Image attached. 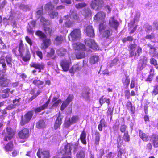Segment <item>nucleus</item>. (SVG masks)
I'll return each instance as SVG.
<instances>
[{
  "mask_svg": "<svg viewBox=\"0 0 158 158\" xmlns=\"http://www.w3.org/2000/svg\"><path fill=\"white\" fill-rule=\"evenodd\" d=\"M106 17V14L103 12L100 11L97 13L94 16V20L95 22H101L99 26V31L101 34L103 33V35L106 38L108 37L110 35V32L109 30L107 29L105 26V23L104 20Z\"/></svg>",
  "mask_w": 158,
  "mask_h": 158,
  "instance_id": "obj_1",
  "label": "nucleus"
},
{
  "mask_svg": "<svg viewBox=\"0 0 158 158\" xmlns=\"http://www.w3.org/2000/svg\"><path fill=\"white\" fill-rule=\"evenodd\" d=\"M78 148V143H73L72 144H67L63 147H62L60 152L63 155L66 156L63 157L62 158H71L70 156L71 155V150L72 148L73 149V151H75ZM53 158H57L55 157Z\"/></svg>",
  "mask_w": 158,
  "mask_h": 158,
  "instance_id": "obj_2",
  "label": "nucleus"
},
{
  "mask_svg": "<svg viewBox=\"0 0 158 158\" xmlns=\"http://www.w3.org/2000/svg\"><path fill=\"white\" fill-rule=\"evenodd\" d=\"M72 45L75 50H79L76 53V58L79 59L84 58L85 56L84 52L85 50V45L79 42L73 43Z\"/></svg>",
  "mask_w": 158,
  "mask_h": 158,
  "instance_id": "obj_3",
  "label": "nucleus"
},
{
  "mask_svg": "<svg viewBox=\"0 0 158 158\" xmlns=\"http://www.w3.org/2000/svg\"><path fill=\"white\" fill-rule=\"evenodd\" d=\"M36 34L40 39L43 40V42L41 44V48L43 49L47 48L51 44L50 39L47 38L45 35L40 31H37Z\"/></svg>",
  "mask_w": 158,
  "mask_h": 158,
  "instance_id": "obj_4",
  "label": "nucleus"
},
{
  "mask_svg": "<svg viewBox=\"0 0 158 158\" xmlns=\"http://www.w3.org/2000/svg\"><path fill=\"white\" fill-rule=\"evenodd\" d=\"M81 31L79 29L73 30L69 35L68 38L69 40L74 41L79 40L81 37Z\"/></svg>",
  "mask_w": 158,
  "mask_h": 158,
  "instance_id": "obj_5",
  "label": "nucleus"
},
{
  "mask_svg": "<svg viewBox=\"0 0 158 158\" xmlns=\"http://www.w3.org/2000/svg\"><path fill=\"white\" fill-rule=\"evenodd\" d=\"M44 8L46 10L50 13V16L51 18H54L58 15V12L55 10H53L54 6L51 2L47 4Z\"/></svg>",
  "mask_w": 158,
  "mask_h": 158,
  "instance_id": "obj_6",
  "label": "nucleus"
},
{
  "mask_svg": "<svg viewBox=\"0 0 158 158\" xmlns=\"http://www.w3.org/2000/svg\"><path fill=\"white\" fill-rule=\"evenodd\" d=\"M33 114V111H29L23 116H22L20 123V125L21 126H23L28 123L31 118Z\"/></svg>",
  "mask_w": 158,
  "mask_h": 158,
  "instance_id": "obj_7",
  "label": "nucleus"
},
{
  "mask_svg": "<svg viewBox=\"0 0 158 158\" xmlns=\"http://www.w3.org/2000/svg\"><path fill=\"white\" fill-rule=\"evenodd\" d=\"M5 135L4 138L5 141L10 140L15 135V132L11 128L7 127L5 131Z\"/></svg>",
  "mask_w": 158,
  "mask_h": 158,
  "instance_id": "obj_8",
  "label": "nucleus"
},
{
  "mask_svg": "<svg viewBox=\"0 0 158 158\" xmlns=\"http://www.w3.org/2000/svg\"><path fill=\"white\" fill-rule=\"evenodd\" d=\"M23 44L20 43L19 45V48H16L12 50V52L16 56H21L24 55L26 51L25 50Z\"/></svg>",
  "mask_w": 158,
  "mask_h": 158,
  "instance_id": "obj_9",
  "label": "nucleus"
},
{
  "mask_svg": "<svg viewBox=\"0 0 158 158\" xmlns=\"http://www.w3.org/2000/svg\"><path fill=\"white\" fill-rule=\"evenodd\" d=\"M41 21L43 23V25L44 26V30L47 34H51V33L52 30L48 27H46V26L50 24V21L46 19L45 18L42 17L41 19Z\"/></svg>",
  "mask_w": 158,
  "mask_h": 158,
  "instance_id": "obj_10",
  "label": "nucleus"
},
{
  "mask_svg": "<svg viewBox=\"0 0 158 158\" xmlns=\"http://www.w3.org/2000/svg\"><path fill=\"white\" fill-rule=\"evenodd\" d=\"M69 57V59L63 60L60 62V65L63 70L65 71H67L69 70V67L71 64L70 56Z\"/></svg>",
  "mask_w": 158,
  "mask_h": 158,
  "instance_id": "obj_11",
  "label": "nucleus"
},
{
  "mask_svg": "<svg viewBox=\"0 0 158 158\" xmlns=\"http://www.w3.org/2000/svg\"><path fill=\"white\" fill-rule=\"evenodd\" d=\"M102 0H93L91 3V7L95 10H98L102 6Z\"/></svg>",
  "mask_w": 158,
  "mask_h": 158,
  "instance_id": "obj_12",
  "label": "nucleus"
},
{
  "mask_svg": "<svg viewBox=\"0 0 158 158\" xmlns=\"http://www.w3.org/2000/svg\"><path fill=\"white\" fill-rule=\"evenodd\" d=\"M37 155L39 158H49V156L48 151L42 149H39L38 150Z\"/></svg>",
  "mask_w": 158,
  "mask_h": 158,
  "instance_id": "obj_13",
  "label": "nucleus"
},
{
  "mask_svg": "<svg viewBox=\"0 0 158 158\" xmlns=\"http://www.w3.org/2000/svg\"><path fill=\"white\" fill-rule=\"evenodd\" d=\"M83 66V63H77L71 68L69 70V72L71 74H73L75 71L80 70Z\"/></svg>",
  "mask_w": 158,
  "mask_h": 158,
  "instance_id": "obj_14",
  "label": "nucleus"
},
{
  "mask_svg": "<svg viewBox=\"0 0 158 158\" xmlns=\"http://www.w3.org/2000/svg\"><path fill=\"white\" fill-rule=\"evenodd\" d=\"M148 58L145 56H141L139 63L138 68L140 70H142L146 65Z\"/></svg>",
  "mask_w": 158,
  "mask_h": 158,
  "instance_id": "obj_15",
  "label": "nucleus"
},
{
  "mask_svg": "<svg viewBox=\"0 0 158 158\" xmlns=\"http://www.w3.org/2000/svg\"><path fill=\"white\" fill-rule=\"evenodd\" d=\"M10 82V80L5 75H3L0 77V86L8 87Z\"/></svg>",
  "mask_w": 158,
  "mask_h": 158,
  "instance_id": "obj_16",
  "label": "nucleus"
},
{
  "mask_svg": "<svg viewBox=\"0 0 158 158\" xmlns=\"http://www.w3.org/2000/svg\"><path fill=\"white\" fill-rule=\"evenodd\" d=\"M18 136L19 138L22 139H25L29 136V130L28 129H23L18 133Z\"/></svg>",
  "mask_w": 158,
  "mask_h": 158,
  "instance_id": "obj_17",
  "label": "nucleus"
},
{
  "mask_svg": "<svg viewBox=\"0 0 158 158\" xmlns=\"http://www.w3.org/2000/svg\"><path fill=\"white\" fill-rule=\"evenodd\" d=\"M85 44L93 49H96L98 48L97 45L94 40L91 39H88L85 41Z\"/></svg>",
  "mask_w": 158,
  "mask_h": 158,
  "instance_id": "obj_18",
  "label": "nucleus"
},
{
  "mask_svg": "<svg viewBox=\"0 0 158 158\" xmlns=\"http://www.w3.org/2000/svg\"><path fill=\"white\" fill-rule=\"evenodd\" d=\"M56 116L57 117V118L56 120L54 127L55 129H57L60 127V125L62 123V118L60 116V113H58L56 115Z\"/></svg>",
  "mask_w": 158,
  "mask_h": 158,
  "instance_id": "obj_19",
  "label": "nucleus"
},
{
  "mask_svg": "<svg viewBox=\"0 0 158 158\" xmlns=\"http://www.w3.org/2000/svg\"><path fill=\"white\" fill-rule=\"evenodd\" d=\"M139 136L143 141L147 142L149 140L150 137L148 134L144 133L141 130H139Z\"/></svg>",
  "mask_w": 158,
  "mask_h": 158,
  "instance_id": "obj_20",
  "label": "nucleus"
},
{
  "mask_svg": "<svg viewBox=\"0 0 158 158\" xmlns=\"http://www.w3.org/2000/svg\"><path fill=\"white\" fill-rule=\"evenodd\" d=\"M109 23L110 26L115 29H117L119 25V22L113 17L111 18L109 20Z\"/></svg>",
  "mask_w": 158,
  "mask_h": 158,
  "instance_id": "obj_21",
  "label": "nucleus"
},
{
  "mask_svg": "<svg viewBox=\"0 0 158 158\" xmlns=\"http://www.w3.org/2000/svg\"><path fill=\"white\" fill-rule=\"evenodd\" d=\"M86 32L89 36L93 37L94 35V29L92 28V27L89 25L86 27Z\"/></svg>",
  "mask_w": 158,
  "mask_h": 158,
  "instance_id": "obj_22",
  "label": "nucleus"
},
{
  "mask_svg": "<svg viewBox=\"0 0 158 158\" xmlns=\"http://www.w3.org/2000/svg\"><path fill=\"white\" fill-rule=\"evenodd\" d=\"M31 66L34 67L35 69H39L40 70L43 69L44 67V64L43 63H32L30 64ZM40 70L39 72H40Z\"/></svg>",
  "mask_w": 158,
  "mask_h": 158,
  "instance_id": "obj_23",
  "label": "nucleus"
},
{
  "mask_svg": "<svg viewBox=\"0 0 158 158\" xmlns=\"http://www.w3.org/2000/svg\"><path fill=\"white\" fill-rule=\"evenodd\" d=\"M35 22L34 21L31 22L28 24L29 27H27V31L29 34H33L34 31L33 30V28L35 26Z\"/></svg>",
  "mask_w": 158,
  "mask_h": 158,
  "instance_id": "obj_24",
  "label": "nucleus"
},
{
  "mask_svg": "<svg viewBox=\"0 0 158 158\" xmlns=\"http://www.w3.org/2000/svg\"><path fill=\"white\" fill-rule=\"evenodd\" d=\"M138 81L137 80L135 79L134 77L132 78L131 81L130 85V88L131 89H133L135 88V91H138Z\"/></svg>",
  "mask_w": 158,
  "mask_h": 158,
  "instance_id": "obj_25",
  "label": "nucleus"
},
{
  "mask_svg": "<svg viewBox=\"0 0 158 158\" xmlns=\"http://www.w3.org/2000/svg\"><path fill=\"white\" fill-rule=\"evenodd\" d=\"M146 47L147 48H146L147 50L148 49H150L149 52L150 55L152 56H155V55L156 54V49L153 46H152L149 44L147 45L146 46Z\"/></svg>",
  "mask_w": 158,
  "mask_h": 158,
  "instance_id": "obj_26",
  "label": "nucleus"
},
{
  "mask_svg": "<svg viewBox=\"0 0 158 158\" xmlns=\"http://www.w3.org/2000/svg\"><path fill=\"white\" fill-rule=\"evenodd\" d=\"M13 144L12 142H10L8 143L4 144L3 147L4 149L6 152H10L12 151L13 148Z\"/></svg>",
  "mask_w": 158,
  "mask_h": 158,
  "instance_id": "obj_27",
  "label": "nucleus"
},
{
  "mask_svg": "<svg viewBox=\"0 0 158 158\" xmlns=\"http://www.w3.org/2000/svg\"><path fill=\"white\" fill-rule=\"evenodd\" d=\"M49 102V100H48L42 106L40 107L37 108L35 109V113L39 112H40L41 111L43 110L46 108L48 106V104Z\"/></svg>",
  "mask_w": 158,
  "mask_h": 158,
  "instance_id": "obj_28",
  "label": "nucleus"
},
{
  "mask_svg": "<svg viewBox=\"0 0 158 158\" xmlns=\"http://www.w3.org/2000/svg\"><path fill=\"white\" fill-rule=\"evenodd\" d=\"M64 18L65 19V23L66 27L69 28L73 26V23L69 19L68 15L64 16Z\"/></svg>",
  "mask_w": 158,
  "mask_h": 158,
  "instance_id": "obj_29",
  "label": "nucleus"
},
{
  "mask_svg": "<svg viewBox=\"0 0 158 158\" xmlns=\"http://www.w3.org/2000/svg\"><path fill=\"white\" fill-rule=\"evenodd\" d=\"M99 59L98 56L96 55H94L92 56L90 60V63L92 64H93L97 63Z\"/></svg>",
  "mask_w": 158,
  "mask_h": 158,
  "instance_id": "obj_30",
  "label": "nucleus"
},
{
  "mask_svg": "<svg viewBox=\"0 0 158 158\" xmlns=\"http://www.w3.org/2000/svg\"><path fill=\"white\" fill-rule=\"evenodd\" d=\"M24 55H25L24 56V55L22 56L23 60L25 61H27L29 60L30 58V54L29 52L27 50H26V52L25 53Z\"/></svg>",
  "mask_w": 158,
  "mask_h": 158,
  "instance_id": "obj_31",
  "label": "nucleus"
},
{
  "mask_svg": "<svg viewBox=\"0 0 158 158\" xmlns=\"http://www.w3.org/2000/svg\"><path fill=\"white\" fill-rule=\"evenodd\" d=\"M86 134L84 131H83L81 134L80 139L82 143L85 145L86 144Z\"/></svg>",
  "mask_w": 158,
  "mask_h": 158,
  "instance_id": "obj_32",
  "label": "nucleus"
},
{
  "mask_svg": "<svg viewBox=\"0 0 158 158\" xmlns=\"http://www.w3.org/2000/svg\"><path fill=\"white\" fill-rule=\"evenodd\" d=\"M36 127L38 128H42L45 127V124L43 120H40L36 124Z\"/></svg>",
  "mask_w": 158,
  "mask_h": 158,
  "instance_id": "obj_33",
  "label": "nucleus"
},
{
  "mask_svg": "<svg viewBox=\"0 0 158 158\" xmlns=\"http://www.w3.org/2000/svg\"><path fill=\"white\" fill-rule=\"evenodd\" d=\"M152 140L154 146L155 148L157 147H158V135H153Z\"/></svg>",
  "mask_w": 158,
  "mask_h": 158,
  "instance_id": "obj_34",
  "label": "nucleus"
},
{
  "mask_svg": "<svg viewBox=\"0 0 158 158\" xmlns=\"http://www.w3.org/2000/svg\"><path fill=\"white\" fill-rule=\"evenodd\" d=\"M106 123L104 119H101L100 122V124L98 126V129L99 131H102V127L106 126Z\"/></svg>",
  "mask_w": 158,
  "mask_h": 158,
  "instance_id": "obj_35",
  "label": "nucleus"
},
{
  "mask_svg": "<svg viewBox=\"0 0 158 158\" xmlns=\"http://www.w3.org/2000/svg\"><path fill=\"white\" fill-rule=\"evenodd\" d=\"M135 45L134 44H131L130 45V56L132 57L134 55V52L135 51Z\"/></svg>",
  "mask_w": 158,
  "mask_h": 158,
  "instance_id": "obj_36",
  "label": "nucleus"
},
{
  "mask_svg": "<svg viewBox=\"0 0 158 158\" xmlns=\"http://www.w3.org/2000/svg\"><path fill=\"white\" fill-rule=\"evenodd\" d=\"M85 155V152L83 150H81L77 153L76 156L77 158H84Z\"/></svg>",
  "mask_w": 158,
  "mask_h": 158,
  "instance_id": "obj_37",
  "label": "nucleus"
},
{
  "mask_svg": "<svg viewBox=\"0 0 158 158\" xmlns=\"http://www.w3.org/2000/svg\"><path fill=\"white\" fill-rule=\"evenodd\" d=\"M6 60L7 64L9 67H12V59L11 56L10 55H7L6 57Z\"/></svg>",
  "mask_w": 158,
  "mask_h": 158,
  "instance_id": "obj_38",
  "label": "nucleus"
},
{
  "mask_svg": "<svg viewBox=\"0 0 158 158\" xmlns=\"http://www.w3.org/2000/svg\"><path fill=\"white\" fill-rule=\"evenodd\" d=\"M63 40V37L61 36H59L56 37L54 41V43L57 45L61 44Z\"/></svg>",
  "mask_w": 158,
  "mask_h": 158,
  "instance_id": "obj_39",
  "label": "nucleus"
},
{
  "mask_svg": "<svg viewBox=\"0 0 158 158\" xmlns=\"http://www.w3.org/2000/svg\"><path fill=\"white\" fill-rule=\"evenodd\" d=\"M3 92L5 94H3L2 95V97L3 98H6L9 97V92H10V89L8 88H7L3 91Z\"/></svg>",
  "mask_w": 158,
  "mask_h": 158,
  "instance_id": "obj_40",
  "label": "nucleus"
},
{
  "mask_svg": "<svg viewBox=\"0 0 158 158\" xmlns=\"http://www.w3.org/2000/svg\"><path fill=\"white\" fill-rule=\"evenodd\" d=\"M31 80L33 81V84L37 86L42 85L44 83L43 81L38 80L37 79H32Z\"/></svg>",
  "mask_w": 158,
  "mask_h": 158,
  "instance_id": "obj_41",
  "label": "nucleus"
},
{
  "mask_svg": "<svg viewBox=\"0 0 158 158\" xmlns=\"http://www.w3.org/2000/svg\"><path fill=\"white\" fill-rule=\"evenodd\" d=\"M20 8L24 11H26L30 10V6L28 5L21 4L19 6Z\"/></svg>",
  "mask_w": 158,
  "mask_h": 158,
  "instance_id": "obj_42",
  "label": "nucleus"
},
{
  "mask_svg": "<svg viewBox=\"0 0 158 158\" xmlns=\"http://www.w3.org/2000/svg\"><path fill=\"white\" fill-rule=\"evenodd\" d=\"M82 14L85 16H89L91 14V11L89 8L85 9L82 12Z\"/></svg>",
  "mask_w": 158,
  "mask_h": 158,
  "instance_id": "obj_43",
  "label": "nucleus"
},
{
  "mask_svg": "<svg viewBox=\"0 0 158 158\" xmlns=\"http://www.w3.org/2000/svg\"><path fill=\"white\" fill-rule=\"evenodd\" d=\"M70 18L73 19L75 20H77L78 19V16L77 15L76 13L73 11H71L70 15Z\"/></svg>",
  "mask_w": 158,
  "mask_h": 158,
  "instance_id": "obj_44",
  "label": "nucleus"
},
{
  "mask_svg": "<svg viewBox=\"0 0 158 158\" xmlns=\"http://www.w3.org/2000/svg\"><path fill=\"white\" fill-rule=\"evenodd\" d=\"M0 63L2 64V66L4 69L3 70L6 71V64L5 62V59L3 57H1L0 58Z\"/></svg>",
  "mask_w": 158,
  "mask_h": 158,
  "instance_id": "obj_45",
  "label": "nucleus"
},
{
  "mask_svg": "<svg viewBox=\"0 0 158 158\" xmlns=\"http://www.w3.org/2000/svg\"><path fill=\"white\" fill-rule=\"evenodd\" d=\"M130 82V80L128 78V77L127 76L125 79H123L122 80V82L124 85H126L127 87H128L129 85Z\"/></svg>",
  "mask_w": 158,
  "mask_h": 158,
  "instance_id": "obj_46",
  "label": "nucleus"
},
{
  "mask_svg": "<svg viewBox=\"0 0 158 158\" xmlns=\"http://www.w3.org/2000/svg\"><path fill=\"white\" fill-rule=\"evenodd\" d=\"M142 49L140 47H138L137 49V50H135V52H134V55L135 57H138L139 56L140 54L142 52Z\"/></svg>",
  "mask_w": 158,
  "mask_h": 158,
  "instance_id": "obj_47",
  "label": "nucleus"
},
{
  "mask_svg": "<svg viewBox=\"0 0 158 158\" xmlns=\"http://www.w3.org/2000/svg\"><path fill=\"white\" fill-rule=\"evenodd\" d=\"M89 92L88 91H84L82 94V96L86 99L88 100L89 98Z\"/></svg>",
  "mask_w": 158,
  "mask_h": 158,
  "instance_id": "obj_48",
  "label": "nucleus"
},
{
  "mask_svg": "<svg viewBox=\"0 0 158 158\" xmlns=\"http://www.w3.org/2000/svg\"><path fill=\"white\" fill-rule=\"evenodd\" d=\"M139 20V17H136L135 16L134 20L133 21H131L130 23L128 25L129 26L131 27L134 24V23L138 21Z\"/></svg>",
  "mask_w": 158,
  "mask_h": 158,
  "instance_id": "obj_49",
  "label": "nucleus"
},
{
  "mask_svg": "<svg viewBox=\"0 0 158 158\" xmlns=\"http://www.w3.org/2000/svg\"><path fill=\"white\" fill-rule=\"evenodd\" d=\"M21 99L20 98L17 97L13 100V103L15 105H19L20 104L19 102Z\"/></svg>",
  "mask_w": 158,
  "mask_h": 158,
  "instance_id": "obj_50",
  "label": "nucleus"
},
{
  "mask_svg": "<svg viewBox=\"0 0 158 158\" xmlns=\"http://www.w3.org/2000/svg\"><path fill=\"white\" fill-rule=\"evenodd\" d=\"M133 40V37L131 36H129L127 37H125L123 39L122 41L123 43L126 42L127 41H131Z\"/></svg>",
  "mask_w": 158,
  "mask_h": 158,
  "instance_id": "obj_51",
  "label": "nucleus"
},
{
  "mask_svg": "<svg viewBox=\"0 0 158 158\" xmlns=\"http://www.w3.org/2000/svg\"><path fill=\"white\" fill-rule=\"evenodd\" d=\"M55 53V51L53 48H51L50 52H48L47 56L49 58L52 57Z\"/></svg>",
  "mask_w": 158,
  "mask_h": 158,
  "instance_id": "obj_52",
  "label": "nucleus"
},
{
  "mask_svg": "<svg viewBox=\"0 0 158 158\" xmlns=\"http://www.w3.org/2000/svg\"><path fill=\"white\" fill-rule=\"evenodd\" d=\"M72 124L73 123H72V122L70 118L68 119H66L65 123V126L67 127H68L70 126V125Z\"/></svg>",
  "mask_w": 158,
  "mask_h": 158,
  "instance_id": "obj_53",
  "label": "nucleus"
},
{
  "mask_svg": "<svg viewBox=\"0 0 158 158\" xmlns=\"http://www.w3.org/2000/svg\"><path fill=\"white\" fill-rule=\"evenodd\" d=\"M124 140L126 142H128L130 140V136L127 133H125L123 137Z\"/></svg>",
  "mask_w": 158,
  "mask_h": 158,
  "instance_id": "obj_54",
  "label": "nucleus"
},
{
  "mask_svg": "<svg viewBox=\"0 0 158 158\" xmlns=\"http://www.w3.org/2000/svg\"><path fill=\"white\" fill-rule=\"evenodd\" d=\"M73 98V96L72 94H70L69 95L67 99L65 101L66 102H67L68 104L71 102Z\"/></svg>",
  "mask_w": 158,
  "mask_h": 158,
  "instance_id": "obj_55",
  "label": "nucleus"
},
{
  "mask_svg": "<svg viewBox=\"0 0 158 158\" xmlns=\"http://www.w3.org/2000/svg\"><path fill=\"white\" fill-rule=\"evenodd\" d=\"M152 94L154 95L158 94V85H156L154 87V89Z\"/></svg>",
  "mask_w": 158,
  "mask_h": 158,
  "instance_id": "obj_56",
  "label": "nucleus"
},
{
  "mask_svg": "<svg viewBox=\"0 0 158 158\" xmlns=\"http://www.w3.org/2000/svg\"><path fill=\"white\" fill-rule=\"evenodd\" d=\"M15 107L14 106L12 105L10 106H8L3 111H2V114H6L7 113L6 110H10L12 108H14Z\"/></svg>",
  "mask_w": 158,
  "mask_h": 158,
  "instance_id": "obj_57",
  "label": "nucleus"
},
{
  "mask_svg": "<svg viewBox=\"0 0 158 158\" xmlns=\"http://www.w3.org/2000/svg\"><path fill=\"white\" fill-rule=\"evenodd\" d=\"M86 4L85 3H81L76 5V7L77 8H81L85 6Z\"/></svg>",
  "mask_w": 158,
  "mask_h": 158,
  "instance_id": "obj_58",
  "label": "nucleus"
},
{
  "mask_svg": "<svg viewBox=\"0 0 158 158\" xmlns=\"http://www.w3.org/2000/svg\"><path fill=\"white\" fill-rule=\"evenodd\" d=\"M154 35L153 34H151L150 35H147L145 37L146 40H153L154 39Z\"/></svg>",
  "mask_w": 158,
  "mask_h": 158,
  "instance_id": "obj_59",
  "label": "nucleus"
},
{
  "mask_svg": "<svg viewBox=\"0 0 158 158\" xmlns=\"http://www.w3.org/2000/svg\"><path fill=\"white\" fill-rule=\"evenodd\" d=\"M78 119V117L77 116H73L71 119L72 123L74 124L76 123Z\"/></svg>",
  "mask_w": 158,
  "mask_h": 158,
  "instance_id": "obj_60",
  "label": "nucleus"
},
{
  "mask_svg": "<svg viewBox=\"0 0 158 158\" xmlns=\"http://www.w3.org/2000/svg\"><path fill=\"white\" fill-rule=\"evenodd\" d=\"M95 137V143L96 144H98L99 143L100 141V134L98 132L96 134Z\"/></svg>",
  "mask_w": 158,
  "mask_h": 158,
  "instance_id": "obj_61",
  "label": "nucleus"
},
{
  "mask_svg": "<svg viewBox=\"0 0 158 158\" xmlns=\"http://www.w3.org/2000/svg\"><path fill=\"white\" fill-rule=\"evenodd\" d=\"M69 104H68L66 101H65L64 102L61 106L60 108L61 110V111L63 110Z\"/></svg>",
  "mask_w": 158,
  "mask_h": 158,
  "instance_id": "obj_62",
  "label": "nucleus"
},
{
  "mask_svg": "<svg viewBox=\"0 0 158 158\" xmlns=\"http://www.w3.org/2000/svg\"><path fill=\"white\" fill-rule=\"evenodd\" d=\"M106 97H104V96H103L102 97L100 98L99 99V102L102 106V104L106 102Z\"/></svg>",
  "mask_w": 158,
  "mask_h": 158,
  "instance_id": "obj_63",
  "label": "nucleus"
},
{
  "mask_svg": "<svg viewBox=\"0 0 158 158\" xmlns=\"http://www.w3.org/2000/svg\"><path fill=\"white\" fill-rule=\"evenodd\" d=\"M36 17L38 18H40L42 16L43 14L42 9H40V10L37 11L36 12Z\"/></svg>",
  "mask_w": 158,
  "mask_h": 158,
  "instance_id": "obj_64",
  "label": "nucleus"
}]
</instances>
